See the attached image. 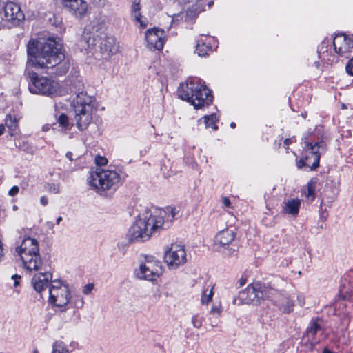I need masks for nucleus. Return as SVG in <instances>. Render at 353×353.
I'll list each match as a JSON object with an SVG mask.
<instances>
[{"mask_svg": "<svg viewBox=\"0 0 353 353\" xmlns=\"http://www.w3.org/2000/svg\"><path fill=\"white\" fill-rule=\"evenodd\" d=\"M178 212L176 207L170 205L157 209L149 216H139L129 228L128 239L132 243L149 240L154 233L169 228Z\"/></svg>", "mask_w": 353, "mask_h": 353, "instance_id": "f257e3e1", "label": "nucleus"}, {"mask_svg": "<svg viewBox=\"0 0 353 353\" xmlns=\"http://www.w3.org/2000/svg\"><path fill=\"white\" fill-rule=\"evenodd\" d=\"M26 50L27 63L38 69L53 68L65 59L61 44L54 37L31 39Z\"/></svg>", "mask_w": 353, "mask_h": 353, "instance_id": "f03ea898", "label": "nucleus"}, {"mask_svg": "<svg viewBox=\"0 0 353 353\" xmlns=\"http://www.w3.org/2000/svg\"><path fill=\"white\" fill-rule=\"evenodd\" d=\"M48 303L59 312H65L70 307L81 309L85 304L80 294L72 295L70 286L60 279H54L49 285Z\"/></svg>", "mask_w": 353, "mask_h": 353, "instance_id": "7ed1b4c3", "label": "nucleus"}, {"mask_svg": "<svg viewBox=\"0 0 353 353\" xmlns=\"http://www.w3.org/2000/svg\"><path fill=\"white\" fill-rule=\"evenodd\" d=\"M178 96L182 100L189 102L194 109H203L213 101V95L204 82L199 79H190L180 84Z\"/></svg>", "mask_w": 353, "mask_h": 353, "instance_id": "20e7f679", "label": "nucleus"}, {"mask_svg": "<svg viewBox=\"0 0 353 353\" xmlns=\"http://www.w3.org/2000/svg\"><path fill=\"white\" fill-rule=\"evenodd\" d=\"M71 107L74 111V125L79 130L84 131L92 123L94 112L99 108V102L94 95L82 90L72 99Z\"/></svg>", "mask_w": 353, "mask_h": 353, "instance_id": "39448f33", "label": "nucleus"}, {"mask_svg": "<svg viewBox=\"0 0 353 353\" xmlns=\"http://www.w3.org/2000/svg\"><path fill=\"white\" fill-rule=\"evenodd\" d=\"M86 181L90 190L103 194L115 190L121 184V176L114 169L99 167L90 170Z\"/></svg>", "mask_w": 353, "mask_h": 353, "instance_id": "423d86ee", "label": "nucleus"}, {"mask_svg": "<svg viewBox=\"0 0 353 353\" xmlns=\"http://www.w3.org/2000/svg\"><path fill=\"white\" fill-rule=\"evenodd\" d=\"M16 252L22 261L23 268L28 271L43 270L38 241L34 238H24L20 245L16 248Z\"/></svg>", "mask_w": 353, "mask_h": 353, "instance_id": "0eeeda50", "label": "nucleus"}, {"mask_svg": "<svg viewBox=\"0 0 353 353\" xmlns=\"http://www.w3.org/2000/svg\"><path fill=\"white\" fill-rule=\"evenodd\" d=\"M28 90L35 94L54 97L60 92L59 83L49 77L40 76L34 71H28Z\"/></svg>", "mask_w": 353, "mask_h": 353, "instance_id": "6e6552de", "label": "nucleus"}, {"mask_svg": "<svg viewBox=\"0 0 353 353\" xmlns=\"http://www.w3.org/2000/svg\"><path fill=\"white\" fill-rule=\"evenodd\" d=\"M325 150L326 145L323 141L315 143L305 141L303 150V157L297 161V167L299 168L307 167L310 170H315L319 165L321 155Z\"/></svg>", "mask_w": 353, "mask_h": 353, "instance_id": "1a4fd4ad", "label": "nucleus"}, {"mask_svg": "<svg viewBox=\"0 0 353 353\" xmlns=\"http://www.w3.org/2000/svg\"><path fill=\"white\" fill-rule=\"evenodd\" d=\"M163 261L167 268L174 270L187 262V251L181 243H172L164 249Z\"/></svg>", "mask_w": 353, "mask_h": 353, "instance_id": "9d476101", "label": "nucleus"}, {"mask_svg": "<svg viewBox=\"0 0 353 353\" xmlns=\"http://www.w3.org/2000/svg\"><path fill=\"white\" fill-rule=\"evenodd\" d=\"M161 273V263L153 256L146 257L145 260L135 270L137 278L149 281H156Z\"/></svg>", "mask_w": 353, "mask_h": 353, "instance_id": "9b49d317", "label": "nucleus"}, {"mask_svg": "<svg viewBox=\"0 0 353 353\" xmlns=\"http://www.w3.org/2000/svg\"><path fill=\"white\" fill-rule=\"evenodd\" d=\"M24 14L20 6L13 2H8L0 11L1 26L10 28L24 19Z\"/></svg>", "mask_w": 353, "mask_h": 353, "instance_id": "f8f14e48", "label": "nucleus"}, {"mask_svg": "<svg viewBox=\"0 0 353 353\" xmlns=\"http://www.w3.org/2000/svg\"><path fill=\"white\" fill-rule=\"evenodd\" d=\"M263 299V292L262 286L259 283H253L241 291L238 297L233 299V304H259Z\"/></svg>", "mask_w": 353, "mask_h": 353, "instance_id": "ddd939ff", "label": "nucleus"}, {"mask_svg": "<svg viewBox=\"0 0 353 353\" xmlns=\"http://www.w3.org/2000/svg\"><path fill=\"white\" fill-rule=\"evenodd\" d=\"M166 39L164 30L158 28L147 30L145 32V47L151 51L163 49Z\"/></svg>", "mask_w": 353, "mask_h": 353, "instance_id": "4468645a", "label": "nucleus"}, {"mask_svg": "<svg viewBox=\"0 0 353 353\" xmlns=\"http://www.w3.org/2000/svg\"><path fill=\"white\" fill-rule=\"evenodd\" d=\"M305 296L299 292H292L289 294L281 296L276 301V305L284 313L291 312L295 305V302L303 307L305 305Z\"/></svg>", "mask_w": 353, "mask_h": 353, "instance_id": "2eb2a0df", "label": "nucleus"}, {"mask_svg": "<svg viewBox=\"0 0 353 353\" xmlns=\"http://www.w3.org/2000/svg\"><path fill=\"white\" fill-rule=\"evenodd\" d=\"M335 52L341 57L348 58L353 54V37L338 34L333 39Z\"/></svg>", "mask_w": 353, "mask_h": 353, "instance_id": "dca6fc26", "label": "nucleus"}, {"mask_svg": "<svg viewBox=\"0 0 353 353\" xmlns=\"http://www.w3.org/2000/svg\"><path fill=\"white\" fill-rule=\"evenodd\" d=\"M37 272H40L33 275L31 279V285L37 292L41 293L47 288H49V285L54 280H52V273L48 270L46 265L43 264V270Z\"/></svg>", "mask_w": 353, "mask_h": 353, "instance_id": "f3484780", "label": "nucleus"}, {"mask_svg": "<svg viewBox=\"0 0 353 353\" xmlns=\"http://www.w3.org/2000/svg\"><path fill=\"white\" fill-rule=\"evenodd\" d=\"M62 6L72 16L83 17L87 12L88 3L84 0H59Z\"/></svg>", "mask_w": 353, "mask_h": 353, "instance_id": "a211bd4d", "label": "nucleus"}, {"mask_svg": "<svg viewBox=\"0 0 353 353\" xmlns=\"http://www.w3.org/2000/svg\"><path fill=\"white\" fill-rule=\"evenodd\" d=\"M217 46V42L214 37L200 35L196 40L195 53L199 57H205Z\"/></svg>", "mask_w": 353, "mask_h": 353, "instance_id": "6ab92c4d", "label": "nucleus"}, {"mask_svg": "<svg viewBox=\"0 0 353 353\" xmlns=\"http://www.w3.org/2000/svg\"><path fill=\"white\" fill-rule=\"evenodd\" d=\"M236 234L232 230L223 229L218 232L214 237V244L219 250H227L234 242Z\"/></svg>", "mask_w": 353, "mask_h": 353, "instance_id": "aec40b11", "label": "nucleus"}, {"mask_svg": "<svg viewBox=\"0 0 353 353\" xmlns=\"http://www.w3.org/2000/svg\"><path fill=\"white\" fill-rule=\"evenodd\" d=\"M94 29L95 28L94 27L92 30ZM99 40L100 38L99 35H95L94 31L91 32L90 30L85 28L79 41L81 50L86 54H88L91 50L97 45Z\"/></svg>", "mask_w": 353, "mask_h": 353, "instance_id": "412c9836", "label": "nucleus"}, {"mask_svg": "<svg viewBox=\"0 0 353 353\" xmlns=\"http://www.w3.org/2000/svg\"><path fill=\"white\" fill-rule=\"evenodd\" d=\"M307 337L309 340H311L312 347L324 339L323 331L317 321H312L310 323V326L307 329Z\"/></svg>", "mask_w": 353, "mask_h": 353, "instance_id": "4be33fe9", "label": "nucleus"}, {"mask_svg": "<svg viewBox=\"0 0 353 353\" xmlns=\"http://www.w3.org/2000/svg\"><path fill=\"white\" fill-rule=\"evenodd\" d=\"M301 201L299 198H294L284 201L282 204V213L296 217L301 207Z\"/></svg>", "mask_w": 353, "mask_h": 353, "instance_id": "5701e85b", "label": "nucleus"}, {"mask_svg": "<svg viewBox=\"0 0 353 353\" xmlns=\"http://www.w3.org/2000/svg\"><path fill=\"white\" fill-rule=\"evenodd\" d=\"M119 43L113 37H106L101 44V52L108 56L117 54L119 51Z\"/></svg>", "mask_w": 353, "mask_h": 353, "instance_id": "b1692460", "label": "nucleus"}, {"mask_svg": "<svg viewBox=\"0 0 353 353\" xmlns=\"http://www.w3.org/2000/svg\"><path fill=\"white\" fill-rule=\"evenodd\" d=\"M59 127L62 133L69 134V137H74L73 133H69L70 130L72 128L73 124L70 122L69 117L64 113L61 114L57 119Z\"/></svg>", "mask_w": 353, "mask_h": 353, "instance_id": "393cba45", "label": "nucleus"}, {"mask_svg": "<svg viewBox=\"0 0 353 353\" xmlns=\"http://www.w3.org/2000/svg\"><path fill=\"white\" fill-rule=\"evenodd\" d=\"M352 284L346 278L341 279L339 286V294L341 298L345 299L352 293Z\"/></svg>", "mask_w": 353, "mask_h": 353, "instance_id": "a878e982", "label": "nucleus"}, {"mask_svg": "<svg viewBox=\"0 0 353 353\" xmlns=\"http://www.w3.org/2000/svg\"><path fill=\"white\" fill-rule=\"evenodd\" d=\"M19 118L14 115L8 114L6 117L5 123L10 130V134L13 136L18 128Z\"/></svg>", "mask_w": 353, "mask_h": 353, "instance_id": "bb28decb", "label": "nucleus"}, {"mask_svg": "<svg viewBox=\"0 0 353 353\" xmlns=\"http://www.w3.org/2000/svg\"><path fill=\"white\" fill-rule=\"evenodd\" d=\"M201 119L203 120L206 128H211L213 130H216L218 127L216 123L219 120L216 114L203 116Z\"/></svg>", "mask_w": 353, "mask_h": 353, "instance_id": "cd10ccee", "label": "nucleus"}, {"mask_svg": "<svg viewBox=\"0 0 353 353\" xmlns=\"http://www.w3.org/2000/svg\"><path fill=\"white\" fill-rule=\"evenodd\" d=\"M51 353H70L65 343L61 340H56L52 345Z\"/></svg>", "mask_w": 353, "mask_h": 353, "instance_id": "c85d7f7f", "label": "nucleus"}, {"mask_svg": "<svg viewBox=\"0 0 353 353\" xmlns=\"http://www.w3.org/2000/svg\"><path fill=\"white\" fill-rule=\"evenodd\" d=\"M214 294V285L208 286L205 288L201 294V303L202 305H208L209 304Z\"/></svg>", "mask_w": 353, "mask_h": 353, "instance_id": "c756f323", "label": "nucleus"}, {"mask_svg": "<svg viewBox=\"0 0 353 353\" xmlns=\"http://www.w3.org/2000/svg\"><path fill=\"white\" fill-rule=\"evenodd\" d=\"M317 179L316 178H312L307 183V192L305 193V196L311 200H313L315 197V190L316 188Z\"/></svg>", "mask_w": 353, "mask_h": 353, "instance_id": "7c9ffc66", "label": "nucleus"}, {"mask_svg": "<svg viewBox=\"0 0 353 353\" xmlns=\"http://www.w3.org/2000/svg\"><path fill=\"white\" fill-rule=\"evenodd\" d=\"M132 4L130 6V14L132 17L139 18V14H141V0H132Z\"/></svg>", "mask_w": 353, "mask_h": 353, "instance_id": "2f4dec72", "label": "nucleus"}, {"mask_svg": "<svg viewBox=\"0 0 353 353\" xmlns=\"http://www.w3.org/2000/svg\"><path fill=\"white\" fill-rule=\"evenodd\" d=\"M223 312V307L221 301L218 303H213L210 310L209 312L210 314L214 318H219L221 316Z\"/></svg>", "mask_w": 353, "mask_h": 353, "instance_id": "473e14b6", "label": "nucleus"}, {"mask_svg": "<svg viewBox=\"0 0 353 353\" xmlns=\"http://www.w3.org/2000/svg\"><path fill=\"white\" fill-rule=\"evenodd\" d=\"M45 188L50 194H57L61 192V185L58 182L48 183Z\"/></svg>", "mask_w": 353, "mask_h": 353, "instance_id": "72a5a7b5", "label": "nucleus"}, {"mask_svg": "<svg viewBox=\"0 0 353 353\" xmlns=\"http://www.w3.org/2000/svg\"><path fill=\"white\" fill-rule=\"evenodd\" d=\"M203 317L200 314H196L192 316L191 324L194 328L199 329L202 327Z\"/></svg>", "mask_w": 353, "mask_h": 353, "instance_id": "f704fd0d", "label": "nucleus"}, {"mask_svg": "<svg viewBox=\"0 0 353 353\" xmlns=\"http://www.w3.org/2000/svg\"><path fill=\"white\" fill-rule=\"evenodd\" d=\"M139 18L132 17L137 23L139 24L141 28H145L148 26V21L146 18L143 17L141 14H139Z\"/></svg>", "mask_w": 353, "mask_h": 353, "instance_id": "c9c22d12", "label": "nucleus"}, {"mask_svg": "<svg viewBox=\"0 0 353 353\" xmlns=\"http://www.w3.org/2000/svg\"><path fill=\"white\" fill-rule=\"evenodd\" d=\"M95 163L99 166H104L108 163V159L104 157L97 155L95 157Z\"/></svg>", "mask_w": 353, "mask_h": 353, "instance_id": "e433bc0d", "label": "nucleus"}, {"mask_svg": "<svg viewBox=\"0 0 353 353\" xmlns=\"http://www.w3.org/2000/svg\"><path fill=\"white\" fill-rule=\"evenodd\" d=\"M345 71L349 75L353 76V57L345 65Z\"/></svg>", "mask_w": 353, "mask_h": 353, "instance_id": "4c0bfd02", "label": "nucleus"}, {"mask_svg": "<svg viewBox=\"0 0 353 353\" xmlns=\"http://www.w3.org/2000/svg\"><path fill=\"white\" fill-rule=\"evenodd\" d=\"M94 289L93 283L86 284L82 289V293L85 295L90 294Z\"/></svg>", "mask_w": 353, "mask_h": 353, "instance_id": "58836bf2", "label": "nucleus"}, {"mask_svg": "<svg viewBox=\"0 0 353 353\" xmlns=\"http://www.w3.org/2000/svg\"><path fill=\"white\" fill-rule=\"evenodd\" d=\"M221 203L224 208H232V203L229 198L226 196L221 197Z\"/></svg>", "mask_w": 353, "mask_h": 353, "instance_id": "ea45409f", "label": "nucleus"}, {"mask_svg": "<svg viewBox=\"0 0 353 353\" xmlns=\"http://www.w3.org/2000/svg\"><path fill=\"white\" fill-rule=\"evenodd\" d=\"M19 192V188L17 185L12 186L8 191V194L11 196L17 195Z\"/></svg>", "mask_w": 353, "mask_h": 353, "instance_id": "a19ab883", "label": "nucleus"}, {"mask_svg": "<svg viewBox=\"0 0 353 353\" xmlns=\"http://www.w3.org/2000/svg\"><path fill=\"white\" fill-rule=\"evenodd\" d=\"M12 279L14 280V286L17 287L19 285L21 276H19L18 274H14L12 276Z\"/></svg>", "mask_w": 353, "mask_h": 353, "instance_id": "79ce46f5", "label": "nucleus"}, {"mask_svg": "<svg viewBox=\"0 0 353 353\" xmlns=\"http://www.w3.org/2000/svg\"><path fill=\"white\" fill-rule=\"evenodd\" d=\"M39 202L43 206H46L48 204V199L46 196H41Z\"/></svg>", "mask_w": 353, "mask_h": 353, "instance_id": "37998d69", "label": "nucleus"}, {"mask_svg": "<svg viewBox=\"0 0 353 353\" xmlns=\"http://www.w3.org/2000/svg\"><path fill=\"white\" fill-rule=\"evenodd\" d=\"M204 0H192V3H195L199 8H203L204 6Z\"/></svg>", "mask_w": 353, "mask_h": 353, "instance_id": "c03bdc74", "label": "nucleus"}, {"mask_svg": "<svg viewBox=\"0 0 353 353\" xmlns=\"http://www.w3.org/2000/svg\"><path fill=\"white\" fill-rule=\"evenodd\" d=\"M294 141V137L287 138L284 140V145L288 147Z\"/></svg>", "mask_w": 353, "mask_h": 353, "instance_id": "a18cd8bd", "label": "nucleus"}, {"mask_svg": "<svg viewBox=\"0 0 353 353\" xmlns=\"http://www.w3.org/2000/svg\"><path fill=\"white\" fill-rule=\"evenodd\" d=\"M246 281H247V279L246 278L242 276L239 279V286L241 287V286H243L245 283H246Z\"/></svg>", "mask_w": 353, "mask_h": 353, "instance_id": "49530a36", "label": "nucleus"}, {"mask_svg": "<svg viewBox=\"0 0 353 353\" xmlns=\"http://www.w3.org/2000/svg\"><path fill=\"white\" fill-rule=\"evenodd\" d=\"M51 128V125L50 124H45L42 126V130L43 132H48L50 130Z\"/></svg>", "mask_w": 353, "mask_h": 353, "instance_id": "de8ad7c7", "label": "nucleus"}, {"mask_svg": "<svg viewBox=\"0 0 353 353\" xmlns=\"http://www.w3.org/2000/svg\"><path fill=\"white\" fill-rule=\"evenodd\" d=\"M65 157L70 161H72V153L71 152H67L65 154Z\"/></svg>", "mask_w": 353, "mask_h": 353, "instance_id": "09e8293b", "label": "nucleus"}, {"mask_svg": "<svg viewBox=\"0 0 353 353\" xmlns=\"http://www.w3.org/2000/svg\"><path fill=\"white\" fill-rule=\"evenodd\" d=\"M3 250L2 243L0 241V260L3 257Z\"/></svg>", "mask_w": 353, "mask_h": 353, "instance_id": "8fccbe9b", "label": "nucleus"}, {"mask_svg": "<svg viewBox=\"0 0 353 353\" xmlns=\"http://www.w3.org/2000/svg\"><path fill=\"white\" fill-rule=\"evenodd\" d=\"M327 216V212L325 210L321 212V216L322 218L326 219Z\"/></svg>", "mask_w": 353, "mask_h": 353, "instance_id": "3c124183", "label": "nucleus"}, {"mask_svg": "<svg viewBox=\"0 0 353 353\" xmlns=\"http://www.w3.org/2000/svg\"><path fill=\"white\" fill-rule=\"evenodd\" d=\"M4 125L3 124L0 125V136L4 132Z\"/></svg>", "mask_w": 353, "mask_h": 353, "instance_id": "603ef678", "label": "nucleus"}, {"mask_svg": "<svg viewBox=\"0 0 353 353\" xmlns=\"http://www.w3.org/2000/svg\"><path fill=\"white\" fill-rule=\"evenodd\" d=\"M46 225H48V228L50 229L54 227V224L52 222H47Z\"/></svg>", "mask_w": 353, "mask_h": 353, "instance_id": "864d4df0", "label": "nucleus"}, {"mask_svg": "<svg viewBox=\"0 0 353 353\" xmlns=\"http://www.w3.org/2000/svg\"><path fill=\"white\" fill-rule=\"evenodd\" d=\"M61 221H62V217L61 216H59L57 219V221H56L57 224H59Z\"/></svg>", "mask_w": 353, "mask_h": 353, "instance_id": "5fc2aeb1", "label": "nucleus"}, {"mask_svg": "<svg viewBox=\"0 0 353 353\" xmlns=\"http://www.w3.org/2000/svg\"><path fill=\"white\" fill-rule=\"evenodd\" d=\"M235 126H236L235 123L232 122V123H230V127H231L232 128H235Z\"/></svg>", "mask_w": 353, "mask_h": 353, "instance_id": "6e6d98bb", "label": "nucleus"}, {"mask_svg": "<svg viewBox=\"0 0 353 353\" xmlns=\"http://www.w3.org/2000/svg\"><path fill=\"white\" fill-rule=\"evenodd\" d=\"M33 353H39L38 351L35 350Z\"/></svg>", "mask_w": 353, "mask_h": 353, "instance_id": "4d7b16f0", "label": "nucleus"}]
</instances>
